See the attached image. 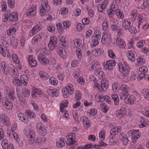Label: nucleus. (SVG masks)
<instances>
[{"mask_svg": "<svg viewBox=\"0 0 149 149\" xmlns=\"http://www.w3.org/2000/svg\"><path fill=\"white\" fill-rule=\"evenodd\" d=\"M50 9V6L47 3L45 2H42L40 8V14L41 16H43L45 15V12H49Z\"/></svg>", "mask_w": 149, "mask_h": 149, "instance_id": "1", "label": "nucleus"}, {"mask_svg": "<svg viewBox=\"0 0 149 149\" xmlns=\"http://www.w3.org/2000/svg\"><path fill=\"white\" fill-rule=\"evenodd\" d=\"M116 62L114 60H111L107 61L106 63H104L103 65L104 68L107 71L112 70L113 66L116 65Z\"/></svg>", "mask_w": 149, "mask_h": 149, "instance_id": "2", "label": "nucleus"}, {"mask_svg": "<svg viewBox=\"0 0 149 149\" xmlns=\"http://www.w3.org/2000/svg\"><path fill=\"white\" fill-rule=\"evenodd\" d=\"M118 69L120 72L125 76L127 75L130 72V68L129 67H124L123 65L119 63L118 64Z\"/></svg>", "mask_w": 149, "mask_h": 149, "instance_id": "3", "label": "nucleus"}, {"mask_svg": "<svg viewBox=\"0 0 149 149\" xmlns=\"http://www.w3.org/2000/svg\"><path fill=\"white\" fill-rule=\"evenodd\" d=\"M126 103H130L131 104H134L136 102L139 101L140 100V98L137 96H135L134 95H131L129 96L127 98Z\"/></svg>", "mask_w": 149, "mask_h": 149, "instance_id": "4", "label": "nucleus"}, {"mask_svg": "<svg viewBox=\"0 0 149 149\" xmlns=\"http://www.w3.org/2000/svg\"><path fill=\"white\" fill-rule=\"evenodd\" d=\"M28 140L30 144H33L35 142V134L33 130H31L29 131L28 134Z\"/></svg>", "mask_w": 149, "mask_h": 149, "instance_id": "5", "label": "nucleus"}, {"mask_svg": "<svg viewBox=\"0 0 149 149\" xmlns=\"http://www.w3.org/2000/svg\"><path fill=\"white\" fill-rule=\"evenodd\" d=\"M126 113V108L125 107H122L120 109L118 110L116 112L117 116L119 118H122L125 116Z\"/></svg>", "mask_w": 149, "mask_h": 149, "instance_id": "6", "label": "nucleus"}, {"mask_svg": "<svg viewBox=\"0 0 149 149\" xmlns=\"http://www.w3.org/2000/svg\"><path fill=\"white\" fill-rule=\"evenodd\" d=\"M47 93L49 96L52 97H57L59 94V90L56 89H48L47 90Z\"/></svg>", "mask_w": 149, "mask_h": 149, "instance_id": "7", "label": "nucleus"}, {"mask_svg": "<svg viewBox=\"0 0 149 149\" xmlns=\"http://www.w3.org/2000/svg\"><path fill=\"white\" fill-rule=\"evenodd\" d=\"M28 62L31 67H35L37 64V61L33 58V56L32 55H29V56Z\"/></svg>", "mask_w": 149, "mask_h": 149, "instance_id": "8", "label": "nucleus"}, {"mask_svg": "<svg viewBox=\"0 0 149 149\" xmlns=\"http://www.w3.org/2000/svg\"><path fill=\"white\" fill-rule=\"evenodd\" d=\"M133 26V24L128 21V20H125L122 24V27L125 30H129V28Z\"/></svg>", "mask_w": 149, "mask_h": 149, "instance_id": "9", "label": "nucleus"}, {"mask_svg": "<svg viewBox=\"0 0 149 149\" xmlns=\"http://www.w3.org/2000/svg\"><path fill=\"white\" fill-rule=\"evenodd\" d=\"M109 85V83L108 81L102 80L101 82V91H106Z\"/></svg>", "mask_w": 149, "mask_h": 149, "instance_id": "10", "label": "nucleus"}, {"mask_svg": "<svg viewBox=\"0 0 149 149\" xmlns=\"http://www.w3.org/2000/svg\"><path fill=\"white\" fill-rule=\"evenodd\" d=\"M116 44L120 48H124L126 46L125 41L119 37L116 40Z\"/></svg>", "mask_w": 149, "mask_h": 149, "instance_id": "11", "label": "nucleus"}, {"mask_svg": "<svg viewBox=\"0 0 149 149\" xmlns=\"http://www.w3.org/2000/svg\"><path fill=\"white\" fill-rule=\"evenodd\" d=\"M41 29V27L40 26L38 25H36L32 29L31 31H30L29 34L30 36H33L40 30Z\"/></svg>", "mask_w": 149, "mask_h": 149, "instance_id": "12", "label": "nucleus"}, {"mask_svg": "<svg viewBox=\"0 0 149 149\" xmlns=\"http://www.w3.org/2000/svg\"><path fill=\"white\" fill-rule=\"evenodd\" d=\"M103 53V50L101 48L93 49L91 51L92 54L95 56L102 54Z\"/></svg>", "mask_w": 149, "mask_h": 149, "instance_id": "13", "label": "nucleus"}, {"mask_svg": "<svg viewBox=\"0 0 149 149\" xmlns=\"http://www.w3.org/2000/svg\"><path fill=\"white\" fill-rule=\"evenodd\" d=\"M14 67L13 66L10 65L6 68L5 70L4 69L3 73L5 74H12L14 72Z\"/></svg>", "mask_w": 149, "mask_h": 149, "instance_id": "14", "label": "nucleus"}, {"mask_svg": "<svg viewBox=\"0 0 149 149\" xmlns=\"http://www.w3.org/2000/svg\"><path fill=\"white\" fill-rule=\"evenodd\" d=\"M36 6L35 5L32 6L28 10V13H27L28 16L30 15L31 16H34L36 13Z\"/></svg>", "mask_w": 149, "mask_h": 149, "instance_id": "15", "label": "nucleus"}, {"mask_svg": "<svg viewBox=\"0 0 149 149\" xmlns=\"http://www.w3.org/2000/svg\"><path fill=\"white\" fill-rule=\"evenodd\" d=\"M18 19V15L15 13H12L9 15V20L12 22H15L17 21Z\"/></svg>", "mask_w": 149, "mask_h": 149, "instance_id": "16", "label": "nucleus"}, {"mask_svg": "<svg viewBox=\"0 0 149 149\" xmlns=\"http://www.w3.org/2000/svg\"><path fill=\"white\" fill-rule=\"evenodd\" d=\"M18 117L19 120L24 123H27L29 121L27 117L24 114L19 113L18 114Z\"/></svg>", "mask_w": 149, "mask_h": 149, "instance_id": "17", "label": "nucleus"}, {"mask_svg": "<svg viewBox=\"0 0 149 149\" xmlns=\"http://www.w3.org/2000/svg\"><path fill=\"white\" fill-rule=\"evenodd\" d=\"M42 33H39L36 35L32 39V42L34 45L40 42L41 40Z\"/></svg>", "mask_w": 149, "mask_h": 149, "instance_id": "18", "label": "nucleus"}, {"mask_svg": "<svg viewBox=\"0 0 149 149\" xmlns=\"http://www.w3.org/2000/svg\"><path fill=\"white\" fill-rule=\"evenodd\" d=\"M75 134H73L69 135L67 137V139L69 142V144L70 145L73 144L75 143Z\"/></svg>", "mask_w": 149, "mask_h": 149, "instance_id": "19", "label": "nucleus"}, {"mask_svg": "<svg viewBox=\"0 0 149 149\" xmlns=\"http://www.w3.org/2000/svg\"><path fill=\"white\" fill-rule=\"evenodd\" d=\"M117 8L116 6L114 4H112L111 5V8L107 10V12L108 15H114L115 12L117 10Z\"/></svg>", "mask_w": 149, "mask_h": 149, "instance_id": "20", "label": "nucleus"}, {"mask_svg": "<svg viewBox=\"0 0 149 149\" xmlns=\"http://www.w3.org/2000/svg\"><path fill=\"white\" fill-rule=\"evenodd\" d=\"M39 75L40 78L43 80H47L49 77V76L47 73L42 71L40 72Z\"/></svg>", "mask_w": 149, "mask_h": 149, "instance_id": "21", "label": "nucleus"}, {"mask_svg": "<svg viewBox=\"0 0 149 149\" xmlns=\"http://www.w3.org/2000/svg\"><path fill=\"white\" fill-rule=\"evenodd\" d=\"M111 97L114 101V104L116 105H118L120 104L119 98L116 94H112Z\"/></svg>", "mask_w": 149, "mask_h": 149, "instance_id": "22", "label": "nucleus"}, {"mask_svg": "<svg viewBox=\"0 0 149 149\" xmlns=\"http://www.w3.org/2000/svg\"><path fill=\"white\" fill-rule=\"evenodd\" d=\"M94 73L96 75H98L99 78L100 79L103 78L105 75L104 72L102 71H100L99 68L98 70L97 69H95L94 71Z\"/></svg>", "mask_w": 149, "mask_h": 149, "instance_id": "23", "label": "nucleus"}, {"mask_svg": "<svg viewBox=\"0 0 149 149\" xmlns=\"http://www.w3.org/2000/svg\"><path fill=\"white\" fill-rule=\"evenodd\" d=\"M3 105L6 109H11L13 108V104L12 103L7 100H6Z\"/></svg>", "mask_w": 149, "mask_h": 149, "instance_id": "24", "label": "nucleus"}, {"mask_svg": "<svg viewBox=\"0 0 149 149\" xmlns=\"http://www.w3.org/2000/svg\"><path fill=\"white\" fill-rule=\"evenodd\" d=\"M129 96L128 93H126L124 92H121L120 94V99L124 100V101L126 102H127V98Z\"/></svg>", "mask_w": 149, "mask_h": 149, "instance_id": "25", "label": "nucleus"}, {"mask_svg": "<svg viewBox=\"0 0 149 149\" xmlns=\"http://www.w3.org/2000/svg\"><path fill=\"white\" fill-rule=\"evenodd\" d=\"M127 56L129 59L131 60L132 61L134 62L135 61V57L134 54L131 51H129L128 52Z\"/></svg>", "mask_w": 149, "mask_h": 149, "instance_id": "26", "label": "nucleus"}, {"mask_svg": "<svg viewBox=\"0 0 149 149\" xmlns=\"http://www.w3.org/2000/svg\"><path fill=\"white\" fill-rule=\"evenodd\" d=\"M120 86L118 82L114 83L113 84L112 88L113 91L116 92H118L120 90Z\"/></svg>", "mask_w": 149, "mask_h": 149, "instance_id": "27", "label": "nucleus"}, {"mask_svg": "<svg viewBox=\"0 0 149 149\" xmlns=\"http://www.w3.org/2000/svg\"><path fill=\"white\" fill-rule=\"evenodd\" d=\"M58 53L60 56L63 58L65 59L67 56L66 52H65V50L63 49H59Z\"/></svg>", "mask_w": 149, "mask_h": 149, "instance_id": "28", "label": "nucleus"}, {"mask_svg": "<svg viewBox=\"0 0 149 149\" xmlns=\"http://www.w3.org/2000/svg\"><path fill=\"white\" fill-rule=\"evenodd\" d=\"M12 82L15 85L21 86L22 85V82L17 77H14L13 79Z\"/></svg>", "mask_w": 149, "mask_h": 149, "instance_id": "29", "label": "nucleus"}, {"mask_svg": "<svg viewBox=\"0 0 149 149\" xmlns=\"http://www.w3.org/2000/svg\"><path fill=\"white\" fill-rule=\"evenodd\" d=\"M129 90V88L127 86L122 85L120 86L119 91H121V92H125L127 93H128Z\"/></svg>", "mask_w": 149, "mask_h": 149, "instance_id": "30", "label": "nucleus"}, {"mask_svg": "<svg viewBox=\"0 0 149 149\" xmlns=\"http://www.w3.org/2000/svg\"><path fill=\"white\" fill-rule=\"evenodd\" d=\"M65 140H64L63 139H62L61 138L59 139V142H57V146L59 148L62 147L65 145V142H66Z\"/></svg>", "mask_w": 149, "mask_h": 149, "instance_id": "31", "label": "nucleus"}, {"mask_svg": "<svg viewBox=\"0 0 149 149\" xmlns=\"http://www.w3.org/2000/svg\"><path fill=\"white\" fill-rule=\"evenodd\" d=\"M109 36L107 35V33H104V35H103L102 38L101 42L103 44H104L107 42L109 38H108Z\"/></svg>", "mask_w": 149, "mask_h": 149, "instance_id": "32", "label": "nucleus"}, {"mask_svg": "<svg viewBox=\"0 0 149 149\" xmlns=\"http://www.w3.org/2000/svg\"><path fill=\"white\" fill-rule=\"evenodd\" d=\"M56 45L57 44H54V43L52 42V41H49V43L48 45V47L50 50L53 51L55 48Z\"/></svg>", "mask_w": 149, "mask_h": 149, "instance_id": "33", "label": "nucleus"}, {"mask_svg": "<svg viewBox=\"0 0 149 149\" xmlns=\"http://www.w3.org/2000/svg\"><path fill=\"white\" fill-rule=\"evenodd\" d=\"M118 24V22L117 20L113 22L112 26V29L114 31L118 30L119 28Z\"/></svg>", "mask_w": 149, "mask_h": 149, "instance_id": "34", "label": "nucleus"}, {"mask_svg": "<svg viewBox=\"0 0 149 149\" xmlns=\"http://www.w3.org/2000/svg\"><path fill=\"white\" fill-rule=\"evenodd\" d=\"M68 103V101H65V102H63V103L60 104V110L61 112H63L64 111V110H65L64 109V108L68 107L67 104Z\"/></svg>", "mask_w": 149, "mask_h": 149, "instance_id": "35", "label": "nucleus"}, {"mask_svg": "<svg viewBox=\"0 0 149 149\" xmlns=\"http://www.w3.org/2000/svg\"><path fill=\"white\" fill-rule=\"evenodd\" d=\"M2 122L3 124L9 126L10 125V122L9 121V119L7 116H6V118H4L3 119H2Z\"/></svg>", "mask_w": 149, "mask_h": 149, "instance_id": "36", "label": "nucleus"}, {"mask_svg": "<svg viewBox=\"0 0 149 149\" xmlns=\"http://www.w3.org/2000/svg\"><path fill=\"white\" fill-rule=\"evenodd\" d=\"M82 121L83 124L84 125L87 127H89L90 125V120L86 117H85L83 118Z\"/></svg>", "mask_w": 149, "mask_h": 149, "instance_id": "37", "label": "nucleus"}, {"mask_svg": "<svg viewBox=\"0 0 149 149\" xmlns=\"http://www.w3.org/2000/svg\"><path fill=\"white\" fill-rule=\"evenodd\" d=\"M60 40L61 42V44L62 45L63 47L65 48H67L68 47V46L66 44V42L64 38L62 36H61L60 38Z\"/></svg>", "mask_w": 149, "mask_h": 149, "instance_id": "38", "label": "nucleus"}, {"mask_svg": "<svg viewBox=\"0 0 149 149\" xmlns=\"http://www.w3.org/2000/svg\"><path fill=\"white\" fill-rule=\"evenodd\" d=\"M14 131L13 130H10L8 132V134H9V136H13L14 138L16 140H17V136L16 133H13Z\"/></svg>", "mask_w": 149, "mask_h": 149, "instance_id": "39", "label": "nucleus"}, {"mask_svg": "<svg viewBox=\"0 0 149 149\" xmlns=\"http://www.w3.org/2000/svg\"><path fill=\"white\" fill-rule=\"evenodd\" d=\"M118 18L122 19L124 17L123 12H121L120 10H118L115 12V14Z\"/></svg>", "mask_w": 149, "mask_h": 149, "instance_id": "40", "label": "nucleus"}, {"mask_svg": "<svg viewBox=\"0 0 149 149\" xmlns=\"http://www.w3.org/2000/svg\"><path fill=\"white\" fill-rule=\"evenodd\" d=\"M66 88L68 91H69V95H71L73 94L74 92V91L73 90V86L72 85H67V86L66 87Z\"/></svg>", "mask_w": 149, "mask_h": 149, "instance_id": "41", "label": "nucleus"}, {"mask_svg": "<svg viewBox=\"0 0 149 149\" xmlns=\"http://www.w3.org/2000/svg\"><path fill=\"white\" fill-rule=\"evenodd\" d=\"M102 26L103 30L105 31L108 30L109 28V24L108 22L105 21L102 24Z\"/></svg>", "mask_w": 149, "mask_h": 149, "instance_id": "42", "label": "nucleus"}, {"mask_svg": "<svg viewBox=\"0 0 149 149\" xmlns=\"http://www.w3.org/2000/svg\"><path fill=\"white\" fill-rule=\"evenodd\" d=\"M16 29L14 27H10L7 31V34L9 35H13L15 32Z\"/></svg>", "mask_w": 149, "mask_h": 149, "instance_id": "43", "label": "nucleus"}, {"mask_svg": "<svg viewBox=\"0 0 149 149\" xmlns=\"http://www.w3.org/2000/svg\"><path fill=\"white\" fill-rule=\"evenodd\" d=\"M56 26L58 31L60 34L63 33V30L62 26V24L61 23H59L56 24Z\"/></svg>", "mask_w": 149, "mask_h": 149, "instance_id": "44", "label": "nucleus"}, {"mask_svg": "<svg viewBox=\"0 0 149 149\" xmlns=\"http://www.w3.org/2000/svg\"><path fill=\"white\" fill-rule=\"evenodd\" d=\"M45 139L44 137H38L37 138L36 142L38 144H41L43 143L45 141Z\"/></svg>", "mask_w": 149, "mask_h": 149, "instance_id": "45", "label": "nucleus"}, {"mask_svg": "<svg viewBox=\"0 0 149 149\" xmlns=\"http://www.w3.org/2000/svg\"><path fill=\"white\" fill-rule=\"evenodd\" d=\"M100 106L102 107V110L104 113H106L108 111V108L107 107L105 103H103L100 104Z\"/></svg>", "mask_w": 149, "mask_h": 149, "instance_id": "46", "label": "nucleus"}, {"mask_svg": "<svg viewBox=\"0 0 149 149\" xmlns=\"http://www.w3.org/2000/svg\"><path fill=\"white\" fill-rule=\"evenodd\" d=\"M25 114L28 116H29L31 118H34V114L33 113L29 110H26L25 111Z\"/></svg>", "mask_w": 149, "mask_h": 149, "instance_id": "47", "label": "nucleus"}, {"mask_svg": "<svg viewBox=\"0 0 149 149\" xmlns=\"http://www.w3.org/2000/svg\"><path fill=\"white\" fill-rule=\"evenodd\" d=\"M40 63L42 65H47L49 63V59L45 57L42 61Z\"/></svg>", "mask_w": 149, "mask_h": 149, "instance_id": "48", "label": "nucleus"}, {"mask_svg": "<svg viewBox=\"0 0 149 149\" xmlns=\"http://www.w3.org/2000/svg\"><path fill=\"white\" fill-rule=\"evenodd\" d=\"M95 38L96 37H95L94 36H93L92 38V41L93 42V46L91 45V46L93 47H95L99 44V41L98 40V39H95Z\"/></svg>", "mask_w": 149, "mask_h": 149, "instance_id": "49", "label": "nucleus"}, {"mask_svg": "<svg viewBox=\"0 0 149 149\" xmlns=\"http://www.w3.org/2000/svg\"><path fill=\"white\" fill-rule=\"evenodd\" d=\"M12 58L14 62L16 63H19V61L17 56L15 54L12 55Z\"/></svg>", "mask_w": 149, "mask_h": 149, "instance_id": "50", "label": "nucleus"}, {"mask_svg": "<svg viewBox=\"0 0 149 149\" xmlns=\"http://www.w3.org/2000/svg\"><path fill=\"white\" fill-rule=\"evenodd\" d=\"M75 94V99L76 100H80L81 99V93L79 91H77L76 92Z\"/></svg>", "mask_w": 149, "mask_h": 149, "instance_id": "51", "label": "nucleus"}, {"mask_svg": "<svg viewBox=\"0 0 149 149\" xmlns=\"http://www.w3.org/2000/svg\"><path fill=\"white\" fill-rule=\"evenodd\" d=\"M49 82L51 84L54 85H56L58 84V82L56 79L53 77L49 78Z\"/></svg>", "mask_w": 149, "mask_h": 149, "instance_id": "52", "label": "nucleus"}, {"mask_svg": "<svg viewBox=\"0 0 149 149\" xmlns=\"http://www.w3.org/2000/svg\"><path fill=\"white\" fill-rule=\"evenodd\" d=\"M1 41L3 46L6 47H8L9 46L8 42L6 41V38H4L1 39Z\"/></svg>", "mask_w": 149, "mask_h": 149, "instance_id": "53", "label": "nucleus"}, {"mask_svg": "<svg viewBox=\"0 0 149 149\" xmlns=\"http://www.w3.org/2000/svg\"><path fill=\"white\" fill-rule=\"evenodd\" d=\"M42 128H44L43 125L41 123H39L37 124L36 125V129L38 132H40Z\"/></svg>", "mask_w": 149, "mask_h": 149, "instance_id": "54", "label": "nucleus"}, {"mask_svg": "<svg viewBox=\"0 0 149 149\" xmlns=\"http://www.w3.org/2000/svg\"><path fill=\"white\" fill-rule=\"evenodd\" d=\"M46 57V56L42 54H38L37 58L39 61L40 63L42 61L44 58Z\"/></svg>", "mask_w": 149, "mask_h": 149, "instance_id": "55", "label": "nucleus"}, {"mask_svg": "<svg viewBox=\"0 0 149 149\" xmlns=\"http://www.w3.org/2000/svg\"><path fill=\"white\" fill-rule=\"evenodd\" d=\"M137 12L136 10L134 9L132 10L131 13V15L134 19V20H135L137 16Z\"/></svg>", "mask_w": 149, "mask_h": 149, "instance_id": "56", "label": "nucleus"}, {"mask_svg": "<svg viewBox=\"0 0 149 149\" xmlns=\"http://www.w3.org/2000/svg\"><path fill=\"white\" fill-rule=\"evenodd\" d=\"M10 44L13 47L16 48L18 45V42L16 40H12Z\"/></svg>", "mask_w": 149, "mask_h": 149, "instance_id": "57", "label": "nucleus"}, {"mask_svg": "<svg viewBox=\"0 0 149 149\" xmlns=\"http://www.w3.org/2000/svg\"><path fill=\"white\" fill-rule=\"evenodd\" d=\"M14 92L12 91H10L8 94V96L9 98H10L12 100H14L15 97L14 96Z\"/></svg>", "mask_w": 149, "mask_h": 149, "instance_id": "58", "label": "nucleus"}, {"mask_svg": "<svg viewBox=\"0 0 149 149\" xmlns=\"http://www.w3.org/2000/svg\"><path fill=\"white\" fill-rule=\"evenodd\" d=\"M146 73L141 72L137 76V79L139 81L140 80L142 79L145 78L146 75L145 74Z\"/></svg>", "mask_w": 149, "mask_h": 149, "instance_id": "59", "label": "nucleus"}, {"mask_svg": "<svg viewBox=\"0 0 149 149\" xmlns=\"http://www.w3.org/2000/svg\"><path fill=\"white\" fill-rule=\"evenodd\" d=\"M8 4L11 8H13L15 5L14 0H8Z\"/></svg>", "mask_w": 149, "mask_h": 149, "instance_id": "60", "label": "nucleus"}, {"mask_svg": "<svg viewBox=\"0 0 149 149\" xmlns=\"http://www.w3.org/2000/svg\"><path fill=\"white\" fill-rule=\"evenodd\" d=\"M63 28L67 29L69 28L71 25L70 23L69 22H63Z\"/></svg>", "mask_w": 149, "mask_h": 149, "instance_id": "61", "label": "nucleus"}, {"mask_svg": "<svg viewBox=\"0 0 149 149\" xmlns=\"http://www.w3.org/2000/svg\"><path fill=\"white\" fill-rule=\"evenodd\" d=\"M139 137L140 136L139 134H136V135H132L131 137V139L132 141V142L134 143Z\"/></svg>", "mask_w": 149, "mask_h": 149, "instance_id": "62", "label": "nucleus"}, {"mask_svg": "<svg viewBox=\"0 0 149 149\" xmlns=\"http://www.w3.org/2000/svg\"><path fill=\"white\" fill-rule=\"evenodd\" d=\"M129 29H129V30H129V32L135 34L137 32L136 28L135 27L133 26H131Z\"/></svg>", "mask_w": 149, "mask_h": 149, "instance_id": "63", "label": "nucleus"}, {"mask_svg": "<svg viewBox=\"0 0 149 149\" xmlns=\"http://www.w3.org/2000/svg\"><path fill=\"white\" fill-rule=\"evenodd\" d=\"M143 96L147 100H149V90L146 89L143 92Z\"/></svg>", "mask_w": 149, "mask_h": 149, "instance_id": "64", "label": "nucleus"}]
</instances>
